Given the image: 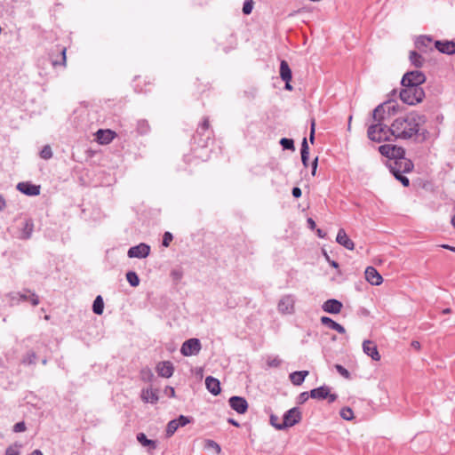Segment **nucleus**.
<instances>
[{
	"label": "nucleus",
	"instance_id": "obj_1",
	"mask_svg": "<svg viewBox=\"0 0 455 455\" xmlns=\"http://www.w3.org/2000/svg\"><path fill=\"white\" fill-rule=\"evenodd\" d=\"M427 122L424 115L411 111L404 116H398L391 124V132L395 140H426L428 132L421 126Z\"/></svg>",
	"mask_w": 455,
	"mask_h": 455
},
{
	"label": "nucleus",
	"instance_id": "obj_2",
	"mask_svg": "<svg viewBox=\"0 0 455 455\" xmlns=\"http://www.w3.org/2000/svg\"><path fill=\"white\" fill-rule=\"evenodd\" d=\"M367 136L371 141L379 143L390 141L392 137H394L391 132V125L387 126L383 123H372L370 124L367 130Z\"/></svg>",
	"mask_w": 455,
	"mask_h": 455
},
{
	"label": "nucleus",
	"instance_id": "obj_3",
	"mask_svg": "<svg viewBox=\"0 0 455 455\" xmlns=\"http://www.w3.org/2000/svg\"><path fill=\"white\" fill-rule=\"evenodd\" d=\"M400 99L408 105H416L425 98V92L421 86L403 85Z\"/></svg>",
	"mask_w": 455,
	"mask_h": 455
},
{
	"label": "nucleus",
	"instance_id": "obj_4",
	"mask_svg": "<svg viewBox=\"0 0 455 455\" xmlns=\"http://www.w3.org/2000/svg\"><path fill=\"white\" fill-rule=\"evenodd\" d=\"M426 82V76L419 70L406 72L402 80V85L421 86Z\"/></svg>",
	"mask_w": 455,
	"mask_h": 455
},
{
	"label": "nucleus",
	"instance_id": "obj_5",
	"mask_svg": "<svg viewBox=\"0 0 455 455\" xmlns=\"http://www.w3.org/2000/svg\"><path fill=\"white\" fill-rule=\"evenodd\" d=\"M414 165L413 163L405 158L404 156L398 157L395 161L391 162L388 165L390 172H410L412 171Z\"/></svg>",
	"mask_w": 455,
	"mask_h": 455
},
{
	"label": "nucleus",
	"instance_id": "obj_6",
	"mask_svg": "<svg viewBox=\"0 0 455 455\" xmlns=\"http://www.w3.org/2000/svg\"><path fill=\"white\" fill-rule=\"evenodd\" d=\"M302 419V414L298 407L288 410L283 417L282 427H291L298 424Z\"/></svg>",
	"mask_w": 455,
	"mask_h": 455
},
{
	"label": "nucleus",
	"instance_id": "obj_7",
	"mask_svg": "<svg viewBox=\"0 0 455 455\" xmlns=\"http://www.w3.org/2000/svg\"><path fill=\"white\" fill-rule=\"evenodd\" d=\"M202 348L201 342L196 338H192L186 340L180 348V353L184 356H191L197 355Z\"/></svg>",
	"mask_w": 455,
	"mask_h": 455
},
{
	"label": "nucleus",
	"instance_id": "obj_8",
	"mask_svg": "<svg viewBox=\"0 0 455 455\" xmlns=\"http://www.w3.org/2000/svg\"><path fill=\"white\" fill-rule=\"evenodd\" d=\"M310 397L316 400L327 399L329 403L335 402L338 398L336 394H331L330 388L326 386H322L317 388H314L310 391Z\"/></svg>",
	"mask_w": 455,
	"mask_h": 455
},
{
	"label": "nucleus",
	"instance_id": "obj_9",
	"mask_svg": "<svg viewBox=\"0 0 455 455\" xmlns=\"http://www.w3.org/2000/svg\"><path fill=\"white\" fill-rule=\"evenodd\" d=\"M391 102H385L383 104H379L372 111V120L373 123H383L386 116V108H387V114L390 115L391 112L395 111V105H390Z\"/></svg>",
	"mask_w": 455,
	"mask_h": 455
},
{
	"label": "nucleus",
	"instance_id": "obj_10",
	"mask_svg": "<svg viewBox=\"0 0 455 455\" xmlns=\"http://www.w3.org/2000/svg\"><path fill=\"white\" fill-rule=\"evenodd\" d=\"M150 246L147 243H141L136 246H132L128 250L127 255L129 258L144 259L149 255Z\"/></svg>",
	"mask_w": 455,
	"mask_h": 455
},
{
	"label": "nucleus",
	"instance_id": "obj_11",
	"mask_svg": "<svg viewBox=\"0 0 455 455\" xmlns=\"http://www.w3.org/2000/svg\"><path fill=\"white\" fill-rule=\"evenodd\" d=\"M295 299L292 295H285L278 302V311L283 314H291L294 311Z\"/></svg>",
	"mask_w": 455,
	"mask_h": 455
},
{
	"label": "nucleus",
	"instance_id": "obj_12",
	"mask_svg": "<svg viewBox=\"0 0 455 455\" xmlns=\"http://www.w3.org/2000/svg\"><path fill=\"white\" fill-rule=\"evenodd\" d=\"M229 406L239 414L247 411L248 403L245 398L241 396H232L228 400Z\"/></svg>",
	"mask_w": 455,
	"mask_h": 455
},
{
	"label": "nucleus",
	"instance_id": "obj_13",
	"mask_svg": "<svg viewBox=\"0 0 455 455\" xmlns=\"http://www.w3.org/2000/svg\"><path fill=\"white\" fill-rule=\"evenodd\" d=\"M414 44L415 47L421 52H427L433 50V38L430 36H419L416 38Z\"/></svg>",
	"mask_w": 455,
	"mask_h": 455
},
{
	"label": "nucleus",
	"instance_id": "obj_14",
	"mask_svg": "<svg viewBox=\"0 0 455 455\" xmlns=\"http://www.w3.org/2000/svg\"><path fill=\"white\" fill-rule=\"evenodd\" d=\"M365 279L371 285H379L383 282V278L377 269L373 267H367L364 272Z\"/></svg>",
	"mask_w": 455,
	"mask_h": 455
},
{
	"label": "nucleus",
	"instance_id": "obj_15",
	"mask_svg": "<svg viewBox=\"0 0 455 455\" xmlns=\"http://www.w3.org/2000/svg\"><path fill=\"white\" fill-rule=\"evenodd\" d=\"M342 307V303L336 299H327L322 306L323 310L329 314H339Z\"/></svg>",
	"mask_w": 455,
	"mask_h": 455
},
{
	"label": "nucleus",
	"instance_id": "obj_16",
	"mask_svg": "<svg viewBox=\"0 0 455 455\" xmlns=\"http://www.w3.org/2000/svg\"><path fill=\"white\" fill-rule=\"evenodd\" d=\"M17 189L27 196H38L40 194V186L34 185L30 182H20Z\"/></svg>",
	"mask_w": 455,
	"mask_h": 455
},
{
	"label": "nucleus",
	"instance_id": "obj_17",
	"mask_svg": "<svg viewBox=\"0 0 455 455\" xmlns=\"http://www.w3.org/2000/svg\"><path fill=\"white\" fill-rule=\"evenodd\" d=\"M363 352L374 361L380 360V355L376 344L371 340H364L363 343Z\"/></svg>",
	"mask_w": 455,
	"mask_h": 455
},
{
	"label": "nucleus",
	"instance_id": "obj_18",
	"mask_svg": "<svg viewBox=\"0 0 455 455\" xmlns=\"http://www.w3.org/2000/svg\"><path fill=\"white\" fill-rule=\"evenodd\" d=\"M435 48L442 53L454 54L455 53V42L453 41H435L434 43Z\"/></svg>",
	"mask_w": 455,
	"mask_h": 455
},
{
	"label": "nucleus",
	"instance_id": "obj_19",
	"mask_svg": "<svg viewBox=\"0 0 455 455\" xmlns=\"http://www.w3.org/2000/svg\"><path fill=\"white\" fill-rule=\"evenodd\" d=\"M156 371L163 378H170L174 372V367L170 361H164L156 365Z\"/></svg>",
	"mask_w": 455,
	"mask_h": 455
},
{
	"label": "nucleus",
	"instance_id": "obj_20",
	"mask_svg": "<svg viewBox=\"0 0 455 455\" xmlns=\"http://www.w3.org/2000/svg\"><path fill=\"white\" fill-rule=\"evenodd\" d=\"M116 137V132L111 130L100 129L96 132V140L100 144L106 145L110 143Z\"/></svg>",
	"mask_w": 455,
	"mask_h": 455
},
{
	"label": "nucleus",
	"instance_id": "obj_21",
	"mask_svg": "<svg viewBox=\"0 0 455 455\" xmlns=\"http://www.w3.org/2000/svg\"><path fill=\"white\" fill-rule=\"evenodd\" d=\"M336 242L340 245L344 246L347 250H354L355 243L354 242L347 236V233L343 228H340L338 231Z\"/></svg>",
	"mask_w": 455,
	"mask_h": 455
},
{
	"label": "nucleus",
	"instance_id": "obj_22",
	"mask_svg": "<svg viewBox=\"0 0 455 455\" xmlns=\"http://www.w3.org/2000/svg\"><path fill=\"white\" fill-rule=\"evenodd\" d=\"M205 386L206 388L210 393H212L213 395H217L220 393V382L218 379L208 376L205 379Z\"/></svg>",
	"mask_w": 455,
	"mask_h": 455
},
{
	"label": "nucleus",
	"instance_id": "obj_23",
	"mask_svg": "<svg viewBox=\"0 0 455 455\" xmlns=\"http://www.w3.org/2000/svg\"><path fill=\"white\" fill-rule=\"evenodd\" d=\"M141 399L145 403H150L152 404L156 403L158 402V394L156 389L153 388H145L141 391Z\"/></svg>",
	"mask_w": 455,
	"mask_h": 455
},
{
	"label": "nucleus",
	"instance_id": "obj_24",
	"mask_svg": "<svg viewBox=\"0 0 455 455\" xmlns=\"http://www.w3.org/2000/svg\"><path fill=\"white\" fill-rule=\"evenodd\" d=\"M320 321L323 325H324L331 330H334L340 334H344L346 332L345 328L341 324L338 323L337 322H335L334 320H332L331 318H330L328 316H322Z\"/></svg>",
	"mask_w": 455,
	"mask_h": 455
},
{
	"label": "nucleus",
	"instance_id": "obj_25",
	"mask_svg": "<svg viewBox=\"0 0 455 455\" xmlns=\"http://www.w3.org/2000/svg\"><path fill=\"white\" fill-rule=\"evenodd\" d=\"M34 231V222L32 219H26L21 228L20 238L28 240L31 237Z\"/></svg>",
	"mask_w": 455,
	"mask_h": 455
},
{
	"label": "nucleus",
	"instance_id": "obj_26",
	"mask_svg": "<svg viewBox=\"0 0 455 455\" xmlns=\"http://www.w3.org/2000/svg\"><path fill=\"white\" fill-rule=\"evenodd\" d=\"M379 153L387 157L393 158V156H396L395 151H402L403 153V149L402 148H397L392 145H382L379 148Z\"/></svg>",
	"mask_w": 455,
	"mask_h": 455
},
{
	"label": "nucleus",
	"instance_id": "obj_27",
	"mask_svg": "<svg viewBox=\"0 0 455 455\" xmlns=\"http://www.w3.org/2000/svg\"><path fill=\"white\" fill-rule=\"evenodd\" d=\"M280 77L283 82H291L292 78L291 69L284 60H281L280 63Z\"/></svg>",
	"mask_w": 455,
	"mask_h": 455
},
{
	"label": "nucleus",
	"instance_id": "obj_28",
	"mask_svg": "<svg viewBox=\"0 0 455 455\" xmlns=\"http://www.w3.org/2000/svg\"><path fill=\"white\" fill-rule=\"evenodd\" d=\"M21 300H29L33 306L39 304V298L35 292H31L29 290H26L25 292L17 293Z\"/></svg>",
	"mask_w": 455,
	"mask_h": 455
},
{
	"label": "nucleus",
	"instance_id": "obj_29",
	"mask_svg": "<svg viewBox=\"0 0 455 455\" xmlns=\"http://www.w3.org/2000/svg\"><path fill=\"white\" fill-rule=\"evenodd\" d=\"M307 371H294L290 374V379L293 385L300 386L304 382L305 378L307 376Z\"/></svg>",
	"mask_w": 455,
	"mask_h": 455
},
{
	"label": "nucleus",
	"instance_id": "obj_30",
	"mask_svg": "<svg viewBox=\"0 0 455 455\" xmlns=\"http://www.w3.org/2000/svg\"><path fill=\"white\" fill-rule=\"evenodd\" d=\"M300 154H301V162H302L304 167L307 168L308 166V161H309V147L307 144V138H304L301 142Z\"/></svg>",
	"mask_w": 455,
	"mask_h": 455
},
{
	"label": "nucleus",
	"instance_id": "obj_31",
	"mask_svg": "<svg viewBox=\"0 0 455 455\" xmlns=\"http://www.w3.org/2000/svg\"><path fill=\"white\" fill-rule=\"evenodd\" d=\"M137 440L142 446H148L150 450H156L157 447L156 441L148 439L145 434L139 433Z\"/></svg>",
	"mask_w": 455,
	"mask_h": 455
},
{
	"label": "nucleus",
	"instance_id": "obj_32",
	"mask_svg": "<svg viewBox=\"0 0 455 455\" xmlns=\"http://www.w3.org/2000/svg\"><path fill=\"white\" fill-rule=\"evenodd\" d=\"M409 59L416 68H421L424 64V58L416 51L410 52Z\"/></svg>",
	"mask_w": 455,
	"mask_h": 455
},
{
	"label": "nucleus",
	"instance_id": "obj_33",
	"mask_svg": "<svg viewBox=\"0 0 455 455\" xmlns=\"http://www.w3.org/2000/svg\"><path fill=\"white\" fill-rule=\"evenodd\" d=\"M104 309V301L100 295H98L92 304V311L96 315H101Z\"/></svg>",
	"mask_w": 455,
	"mask_h": 455
},
{
	"label": "nucleus",
	"instance_id": "obj_34",
	"mask_svg": "<svg viewBox=\"0 0 455 455\" xmlns=\"http://www.w3.org/2000/svg\"><path fill=\"white\" fill-rule=\"evenodd\" d=\"M150 130V126L148 124V122L145 119L139 120L137 123V131L140 134L145 135L147 134Z\"/></svg>",
	"mask_w": 455,
	"mask_h": 455
},
{
	"label": "nucleus",
	"instance_id": "obj_35",
	"mask_svg": "<svg viewBox=\"0 0 455 455\" xmlns=\"http://www.w3.org/2000/svg\"><path fill=\"white\" fill-rule=\"evenodd\" d=\"M126 279L131 286L137 287L140 283V278L138 275L133 271H129L126 274Z\"/></svg>",
	"mask_w": 455,
	"mask_h": 455
},
{
	"label": "nucleus",
	"instance_id": "obj_36",
	"mask_svg": "<svg viewBox=\"0 0 455 455\" xmlns=\"http://www.w3.org/2000/svg\"><path fill=\"white\" fill-rule=\"evenodd\" d=\"M36 360V354L34 351H28L22 358L23 364H35Z\"/></svg>",
	"mask_w": 455,
	"mask_h": 455
},
{
	"label": "nucleus",
	"instance_id": "obj_37",
	"mask_svg": "<svg viewBox=\"0 0 455 455\" xmlns=\"http://www.w3.org/2000/svg\"><path fill=\"white\" fill-rule=\"evenodd\" d=\"M140 378L145 382H151L154 379V374L149 368H144L140 371Z\"/></svg>",
	"mask_w": 455,
	"mask_h": 455
},
{
	"label": "nucleus",
	"instance_id": "obj_38",
	"mask_svg": "<svg viewBox=\"0 0 455 455\" xmlns=\"http://www.w3.org/2000/svg\"><path fill=\"white\" fill-rule=\"evenodd\" d=\"M339 415L345 420H351L354 419V412L349 407H343L339 411Z\"/></svg>",
	"mask_w": 455,
	"mask_h": 455
},
{
	"label": "nucleus",
	"instance_id": "obj_39",
	"mask_svg": "<svg viewBox=\"0 0 455 455\" xmlns=\"http://www.w3.org/2000/svg\"><path fill=\"white\" fill-rule=\"evenodd\" d=\"M40 157L44 160H48L52 157V150L49 145H45L43 147V148L40 151Z\"/></svg>",
	"mask_w": 455,
	"mask_h": 455
},
{
	"label": "nucleus",
	"instance_id": "obj_40",
	"mask_svg": "<svg viewBox=\"0 0 455 455\" xmlns=\"http://www.w3.org/2000/svg\"><path fill=\"white\" fill-rule=\"evenodd\" d=\"M178 426H177V423H176V420L175 419H172L171 420L168 425H167V428H166V435L168 437L172 436L175 432L176 430L178 429Z\"/></svg>",
	"mask_w": 455,
	"mask_h": 455
},
{
	"label": "nucleus",
	"instance_id": "obj_41",
	"mask_svg": "<svg viewBox=\"0 0 455 455\" xmlns=\"http://www.w3.org/2000/svg\"><path fill=\"white\" fill-rule=\"evenodd\" d=\"M254 2L253 0H245L243 5V13L244 15H249L251 13L253 9Z\"/></svg>",
	"mask_w": 455,
	"mask_h": 455
},
{
	"label": "nucleus",
	"instance_id": "obj_42",
	"mask_svg": "<svg viewBox=\"0 0 455 455\" xmlns=\"http://www.w3.org/2000/svg\"><path fill=\"white\" fill-rule=\"evenodd\" d=\"M280 144L283 149L294 150V141L291 139L283 138L280 140Z\"/></svg>",
	"mask_w": 455,
	"mask_h": 455
},
{
	"label": "nucleus",
	"instance_id": "obj_43",
	"mask_svg": "<svg viewBox=\"0 0 455 455\" xmlns=\"http://www.w3.org/2000/svg\"><path fill=\"white\" fill-rule=\"evenodd\" d=\"M395 178L399 180L403 187H409L410 185V180L407 177H405L404 175H403L404 172H399V173H396V172H391Z\"/></svg>",
	"mask_w": 455,
	"mask_h": 455
},
{
	"label": "nucleus",
	"instance_id": "obj_44",
	"mask_svg": "<svg viewBox=\"0 0 455 455\" xmlns=\"http://www.w3.org/2000/svg\"><path fill=\"white\" fill-rule=\"evenodd\" d=\"M209 127H210L209 118L204 117L203 122L199 125L196 132L200 135H203L205 131L209 130Z\"/></svg>",
	"mask_w": 455,
	"mask_h": 455
},
{
	"label": "nucleus",
	"instance_id": "obj_45",
	"mask_svg": "<svg viewBox=\"0 0 455 455\" xmlns=\"http://www.w3.org/2000/svg\"><path fill=\"white\" fill-rule=\"evenodd\" d=\"M20 446L21 445L15 443L14 445L7 447V449L5 450V455H20V452L19 451V448Z\"/></svg>",
	"mask_w": 455,
	"mask_h": 455
},
{
	"label": "nucleus",
	"instance_id": "obj_46",
	"mask_svg": "<svg viewBox=\"0 0 455 455\" xmlns=\"http://www.w3.org/2000/svg\"><path fill=\"white\" fill-rule=\"evenodd\" d=\"M270 424L278 430L285 429V427H282V422H279V418L276 415L270 416Z\"/></svg>",
	"mask_w": 455,
	"mask_h": 455
},
{
	"label": "nucleus",
	"instance_id": "obj_47",
	"mask_svg": "<svg viewBox=\"0 0 455 455\" xmlns=\"http://www.w3.org/2000/svg\"><path fill=\"white\" fill-rule=\"evenodd\" d=\"M334 367L342 377H344L347 379H350V372L345 367H343L340 364H335Z\"/></svg>",
	"mask_w": 455,
	"mask_h": 455
},
{
	"label": "nucleus",
	"instance_id": "obj_48",
	"mask_svg": "<svg viewBox=\"0 0 455 455\" xmlns=\"http://www.w3.org/2000/svg\"><path fill=\"white\" fill-rule=\"evenodd\" d=\"M281 359H279L277 356L268 357L267 360V364L268 367H278L281 365Z\"/></svg>",
	"mask_w": 455,
	"mask_h": 455
},
{
	"label": "nucleus",
	"instance_id": "obj_49",
	"mask_svg": "<svg viewBox=\"0 0 455 455\" xmlns=\"http://www.w3.org/2000/svg\"><path fill=\"white\" fill-rule=\"evenodd\" d=\"M178 427H184L187 424L191 422V419L188 417L180 415L179 418L175 419Z\"/></svg>",
	"mask_w": 455,
	"mask_h": 455
},
{
	"label": "nucleus",
	"instance_id": "obj_50",
	"mask_svg": "<svg viewBox=\"0 0 455 455\" xmlns=\"http://www.w3.org/2000/svg\"><path fill=\"white\" fill-rule=\"evenodd\" d=\"M172 239H173L172 234L168 231L165 232L163 236V242H162L163 246L168 247L170 245L171 242L172 241Z\"/></svg>",
	"mask_w": 455,
	"mask_h": 455
},
{
	"label": "nucleus",
	"instance_id": "obj_51",
	"mask_svg": "<svg viewBox=\"0 0 455 455\" xmlns=\"http://www.w3.org/2000/svg\"><path fill=\"white\" fill-rule=\"evenodd\" d=\"M207 448H212L215 450L216 453H220L221 451L220 446L213 440H206V445Z\"/></svg>",
	"mask_w": 455,
	"mask_h": 455
},
{
	"label": "nucleus",
	"instance_id": "obj_52",
	"mask_svg": "<svg viewBox=\"0 0 455 455\" xmlns=\"http://www.w3.org/2000/svg\"><path fill=\"white\" fill-rule=\"evenodd\" d=\"M26 430V425L23 421L18 422L13 426V431L15 433L24 432Z\"/></svg>",
	"mask_w": 455,
	"mask_h": 455
},
{
	"label": "nucleus",
	"instance_id": "obj_53",
	"mask_svg": "<svg viewBox=\"0 0 455 455\" xmlns=\"http://www.w3.org/2000/svg\"><path fill=\"white\" fill-rule=\"evenodd\" d=\"M315 119H312L311 126H310V135H309V140L312 144L315 141Z\"/></svg>",
	"mask_w": 455,
	"mask_h": 455
},
{
	"label": "nucleus",
	"instance_id": "obj_54",
	"mask_svg": "<svg viewBox=\"0 0 455 455\" xmlns=\"http://www.w3.org/2000/svg\"><path fill=\"white\" fill-rule=\"evenodd\" d=\"M309 396H310V393H308V392L300 393L298 397V403H299V404L304 403L308 399Z\"/></svg>",
	"mask_w": 455,
	"mask_h": 455
},
{
	"label": "nucleus",
	"instance_id": "obj_55",
	"mask_svg": "<svg viewBox=\"0 0 455 455\" xmlns=\"http://www.w3.org/2000/svg\"><path fill=\"white\" fill-rule=\"evenodd\" d=\"M60 54H61V60H62V61H61L60 63H59V62H58V61H56V60H52V65H53V66H57V65H59V64H61V65H63V66H65V65H66V48H62V49L60 50Z\"/></svg>",
	"mask_w": 455,
	"mask_h": 455
},
{
	"label": "nucleus",
	"instance_id": "obj_56",
	"mask_svg": "<svg viewBox=\"0 0 455 455\" xmlns=\"http://www.w3.org/2000/svg\"><path fill=\"white\" fill-rule=\"evenodd\" d=\"M291 194L295 198H299L301 196V189L299 187H294L291 190Z\"/></svg>",
	"mask_w": 455,
	"mask_h": 455
},
{
	"label": "nucleus",
	"instance_id": "obj_57",
	"mask_svg": "<svg viewBox=\"0 0 455 455\" xmlns=\"http://www.w3.org/2000/svg\"><path fill=\"white\" fill-rule=\"evenodd\" d=\"M171 275L174 280H180L182 277V273L180 270H172Z\"/></svg>",
	"mask_w": 455,
	"mask_h": 455
},
{
	"label": "nucleus",
	"instance_id": "obj_58",
	"mask_svg": "<svg viewBox=\"0 0 455 455\" xmlns=\"http://www.w3.org/2000/svg\"><path fill=\"white\" fill-rule=\"evenodd\" d=\"M318 157H315L312 162V175L315 176L317 169Z\"/></svg>",
	"mask_w": 455,
	"mask_h": 455
},
{
	"label": "nucleus",
	"instance_id": "obj_59",
	"mask_svg": "<svg viewBox=\"0 0 455 455\" xmlns=\"http://www.w3.org/2000/svg\"><path fill=\"white\" fill-rule=\"evenodd\" d=\"M6 206L5 199L2 195H0V212L3 211Z\"/></svg>",
	"mask_w": 455,
	"mask_h": 455
},
{
	"label": "nucleus",
	"instance_id": "obj_60",
	"mask_svg": "<svg viewBox=\"0 0 455 455\" xmlns=\"http://www.w3.org/2000/svg\"><path fill=\"white\" fill-rule=\"evenodd\" d=\"M411 347H412L413 348H415V349H418V350H419V349L420 348V343H419V341H417V340H413V341L411 342Z\"/></svg>",
	"mask_w": 455,
	"mask_h": 455
},
{
	"label": "nucleus",
	"instance_id": "obj_61",
	"mask_svg": "<svg viewBox=\"0 0 455 455\" xmlns=\"http://www.w3.org/2000/svg\"><path fill=\"white\" fill-rule=\"evenodd\" d=\"M307 224L310 228H315V222L311 218L307 220Z\"/></svg>",
	"mask_w": 455,
	"mask_h": 455
},
{
	"label": "nucleus",
	"instance_id": "obj_62",
	"mask_svg": "<svg viewBox=\"0 0 455 455\" xmlns=\"http://www.w3.org/2000/svg\"><path fill=\"white\" fill-rule=\"evenodd\" d=\"M228 422L235 427H239V423L232 418L228 419Z\"/></svg>",
	"mask_w": 455,
	"mask_h": 455
},
{
	"label": "nucleus",
	"instance_id": "obj_63",
	"mask_svg": "<svg viewBox=\"0 0 455 455\" xmlns=\"http://www.w3.org/2000/svg\"><path fill=\"white\" fill-rule=\"evenodd\" d=\"M166 390H169L170 396L173 397L175 395V390L172 387H166Z\"/></svg>",
	"mask_w": 455,
	"mask_h": 455
},
{
	"label": "nucleus",
	"instance_id": "obj_64",
	"mask_svg": "<svg viewBox=\"0 0 455 455\" xmlns=\"http://www.w3.org/2000/svg\"><path fill=\"white\" fill-rule=\"evenodd\" d=\"M29 455H44V454L40 450H35Z\"/></svg>",
	"mask_w": 455,
	"mask_h": 455
}]
</instances>
